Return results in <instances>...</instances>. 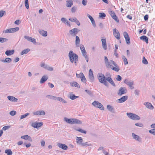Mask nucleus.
<instances>
[{
	"instance_id": "nucleus-1",
	"label": "nucleus",
	"mask_w": 155,
	"mask_h": 155,
	"mask_svg": "<svg viewBox=\"0 0 155 155\" xmlns=\"http://www.w3.org/2000/svg\"><path fill=\"white\" fill-rule=\"evenodd\" d=\"M79 31L80 30L76 28H74L69 31V33L73 37L76 36L75 42L76 46L77 47H78L80 46V39L79 37L76 36V35Z\"/></svg>"
},
{
	"instance_id": "nucleus-2",
	"label": "nucleus",
	"mask_w": 155,
	"mask_h": 155,
	"mask_svg": "<svg viewBox=\"0 0 155 155\" xmlns=\"http://www.w3.org/2000/svg\"><path fill=\"white\" fill-rule=\"evenodd\" d=\"M68 56L71 62L73 63L74 62L75 64L76 65L78 61V57L77 54H74L72 51H69Z\"/></svg>"
},
{
	"instance_id": "nucleus-3",
	"label": "nucleus",
	"mask_w": 155,
	"mask_h": 155,
	"mask_svg": "<svg viewBox=\"0 0 155 155\" xmlns=\"http://www.w3.org/2000/svg\"><path fill=\"white\" fill-rule=\"evenodd\" d=\"M105 76L102 73H99L97 75L98 79L101 83L103 84L105 86L107 87L108 83L105 80Z\"/></svg>"
},
{
	"instance_id": "nucleus-4",
	"label": "nucleus",
	"mask_w": 155,
	"mask_h": 155,
	"mask_svg": "<svg viewBox=\"0 0 155 155\" xmlns=\"http://www.w3.org/2000/svg\"><path fill=\"white\" fill-rule=\"evenodd\" d=\"M64 120L67 123L71 124H82V122L81 121L77 119H68L67 118H64Z\"/></svg>"
},
{
	"instance_id": "nucleus-5",
	"label": "nucleus",
	"mask_w": 155,
	"mask_h": 155,
	"mask_svg": "<svg viewBox=\"0 0 155 155\" xmlns=\"http://www.w3.org/2000/svg\"><path fill=\"white\" fill-rule=\"evenodd\" d=\"M80 46V49L83 56L85 58L86 61L88 62V57L87 54V52L85 51L84 45L81 44Z\"/></svg>"
},
{
	"instance_id": "nucleus-6",
	"label": "nucleus",
	"mask_w": 155,
	"mask_h": 155,
	"mask_svg": "<svg viewBox=\"0 0 155 155\" xmlns=\"http://www.w3.org/2000/svg\"><path fill=\"white\" fill-rule=\"evenodd\" d=\"M127 114L129 118L133 120H139L140 119V117L135 114L127 113Z\"/></svg>"
},
{
	"instance_id": "nucleus-7",
	"label": "nucleus",
	"mask_w": 155,
	"mask_h": 155,
	"mask_svg": "<svg viewBox=\"0 0 155 155\" xmlns=\"http://www.w3.org/2000/svg\"><path fill=\"white\" fill-rule=\"evenodd\" d=\"M127 92V90L125 87H121L119 89L117 94L118 95L121 96L123 94H126Z\"/></svg>"
},
{
	"instance_id": "nucleus-8",
	"label": "nucleus",
	"mask_w": 155,
	"mask_h": 155,
	"mask_svg": "<svg viewBox=\"0 0 155 155\" xmlns=\"http://www.w3.org/2000/svg\"><path fill=\"white\" fill-rule=\"evenodd\" d=\"M124 83L128 86L131 89L134 88V87L133 86L134 85V81L131 80H128L126 79L124 80Z\"/></svg>"
},
{
	"instance_id": "nucleus-9",
	"label": "nucleus",
	"mask_w": 155,
	"mask_h": 155,
	"mask_svg": "<svg viewBox=\"0 0 155 155\" xmlns=\"http://www.w3.org/2000/svg\"><path fill=\"white\" fill-rule=\"evenodd\" d=\"M92 104L95 107H98L101 110H103L104 107L103 105L97 101H94L92 103Z\"/></svg>"
},
{
	"instance_id": "nucleus-10",
	"label": "nucleus",
	"mask_w": 155,
	"mask_h": 155,
	"mask_svg": "<svg viewBox=\"0 0 155 155\" xmlns=\"http://www.w3.org/2000/svg\"><path fill=\"white\" fill-rule=\"evenodd\" d=\"M19 29L18 27L11 28L7 29L3 31V32L6 33H13L18 31Z\"/></svg>"
},
{
	"instance_id": "nucleus-11",
	"label": "nucleus",
	"mask_w": 155,
	"mask_h": 155,
	"mask_svg": "<svg viewBox=\"0 0 155 155\" xmlns=\"http://www.w3.org/2000/svg\"><path fill=\"white\" fill-rule=\"evenodd\" d=\"M107 67H110L111 68H116L117 64L115 62L112 60L109 61V62L106 64Z\"/></svg>"
},
{
	"instance_id": "nucleus-12",
	"label": "nucleus",
	"mask_w": 155,
	"mask_h": 155,
	"mask_svg": "<svg viewBox=\"0 0 155 155\" xmlns=\"http://www.w3.org/2000/svg\"><path fill=\"white\" fill-rule=\"evenodd\" d=\"M123 35L125 38L126 43L128 45H130V39L126 31L124 32L123 33Z\"/></svg>"
},
{
	"instance_id": "nucleus-13",
	"label": "nucleus",
	"mask_w": 155,
	"mask_h": 155,
	"mask_svg": "<svg viewBox=\"0 0 155 155\" xmlns=\"http://www.w3.org/2000/svg\"><path fill=\"white\" fill-rule=\"evenodd\" d=\"M113 35L117 39L120 38V35L119 31L116 28H114L113 30Z\"/></svg>"
},
{
	"instance_id": "nucleus-14",
	"label": "nucleus",
	"mask_w": 155,
	"mask_h": 155,
	"mask_svg": "<svg viewBox=\"0 0 155 155\" xmlns=\"http://www.w3.org/2000/svg\"><path fill=\"white\" fill-rule=\"evenodd\" d=\"M43 125L42 122H35L32 124L31 126L35 128H38L42 126Z\"/></svg>"
},
{
	"instance_id": "nucleus-15",
	"label": "nucleus",
	"mask_w": 155,
	"mask_h": 155,
	"mask_svg": "<svg viewBox=\"0 0 155 155\" xmlns=\"http://www.w3.org/2000/svg\"><path fill=\"white\" fill-rule=\"evenodd\" d=\"M128 98V97L127 96H124L120 98L117 99V103H122L126 100H127Z\"/></svg>"
},
{
	"instance_id": "nucleus-16",
	"label": "nucleus",
	"mask_w": 155,
	"mask_h": 155,
	"mask_svg": "<svg viewBox=\"0 0 155 155\" xmlns=\"http://www.w3.org/2000/svg\"><path fill=\"white\" fill-rule=\"evenodd\" d=\"M57 146L59 148L64 150H67L68 148V147L67 146L64 144L58 143L57 144Z\"/></svg>"
},
{
	"instance_id": "nucleus-17",
	"label": "nucleus",
	"mask_w": 155,
	"mask_h": 155,
	"mask_svg": "<svg viewBox=\"0 0 155 155\" xmlns=\"http://www.w3.org/2000/svg\"><path fill=\"white\" fill-rule=\"evenodd\" d=\"M132 136L134 139L140 142H141V139L138 135L135 134L134 133H133L132 134Z\"/></svg>"
},
{
	"instance_id": "nucleus-18",
	"label": "nucleus",
	"mask_w": 155,
	"mask_h": 155,
	"mask_svg": "<svg viewBox=\"0 0 155 155\" xmlns=\"http://www.w3.org/2000/svg\"><path fill=\"white\" fill-rule=\"evenodd\" d=\"M48 76L47 75H44L40 80V84L44 83L48 80Z\"/></svg>"
},
{
	"instance_id": "nucleus-19",
	"label": "nucleus",
	"mask_w": 155,
	"mask_h": 155,
	"mask_svg": "<svg viewBox=\"0 0 155 155\" xmlns=\"http://www.w3.org/2000/svg\"><path fill=\"white\" fill-rule=\"evenodd\" d=\"M143 104L146 106V107L151 110L153 109L154 108L152 106V104L149 102H145Z\"/></svg>"
},
{
	"instance_id": "nucleus-20",
	"label": "nucleus",
	"mask_w": 155,
	"mask_h": 155,
	"mask_svg": "<svg viewBox=\"0 0 155 155\" xmlns=\"http://www.w3.org/2000/svg\"><path fill=\"white\" fill-rule=\"evenodd\" d=\"M8 100L12 102H17L18 99L15 97L11 96H8L7 97Z\"/></svg>"
},
{
	"instance_id": "nucleus-21",
	"label": "nucleus",
	"mask_w": 155,
	"mask_h": 155,
	"mask_svg": "<svg viewBox=\"0 0 155 155\" xmlns=\"http://www.w3.org/2000/svg\"><path fill=\"white\" fill-rule=\"evenodd\" d=\"M101 40L102 42L103 47L104 50H106L107 49V45L105 38L102 39Z\"/></svg>"
},
{
	"instance_id": "nucleus-22",
	"label": "nucleus",
	"mask_w": 155,
	"mask_h": 155,
	"mask_svg": "<svg viewBox=\"0 0 155 155\" xmlns=\"http://www.w3.org/2000/svg\"><path fill=\"white\" fill-rule=\"evenodd\" d=\"M87 16L90 19L93 26L94 27H95L96 26V25L95 23V21L93 18L92 17V16L91 15H90L89 14L87 15Z\"/></svg>"
},
{
	"instance_id": "nucleus-23",
	"label": "nucleus",
	"mask_w": 155,
	"mask_h": 155,
	"mask_svg": "<svg viewBox=\"0 0 155 155\" xmlns=\"http://www.w3.org/2000/svg\"><path fill=\"white\" fill-rule=\"evenodd\" d=\"M83 140L82 137H77L76 139V142L77 143L82 146V144L83 143L82 142Z\"/></svg>"
},
{
	"instance_id": "nucleus-24",
	"label": "nucleus",
	"mask_w": 155,
	"mask_h": 155,
	"mask_svg": "<svg viewBox=\"0 0 155 155\" xmlns=\"http://www.w3.org/2000/svg\"><path fill=\"white\" fill-rule=\"evenodd\" d=\"M14 50H7L5 52V54L7 56H10L13 54L14 53Z\"/></svg>"
},
{
	"instance_id": "nucleus-25",
	"label": "nucleus",
	"mask_w": 155,
	"mask_h": 155,
	"mask_svg": "<svg viewBox=\"0 0 155 155\" xmlns=\"http://www.w3.org/2000/svg\"><path fill=\"white\" fill-rule=\"evenodd\" d=\"M140 39L141 40H143L145 41L147 44L148 43V38L145 35H143L140 37Z\"/></svg>"
},
{
	"instance_id": "nucleus-26",
	"label": "nucleus",
	"mask_w": 155,
	"mask_h": 155,
	"mask_svg": "<svg viewBox=\"0 0 155 155\" xmlns=\"http://www.w3.org/2000/svg\"><path fill=\"white\" fill-rule=\"evenodd\" d=\"M70 84L72 87H75L78 88H80V85L76 82L74 81L71 82L70 83Z\"/></svg>"
},
{
	"instance_id": "nucleus-27",
	"label": "nucleus",
	"mask_w": 155,
	"mask_h": 155,
	"mask_svg": "<svg viewBox=\"0 0 155 155\" xmlns=\"http://www.w3.org/2000/svg\"><path fill=\"white\" fill-rule=\"evenodd\" d=\"M39 33L42 36H47V32L43 30H39Z\"/></svg>"
},
{
	"instance_id": "nucleus-28",
	"label": "nucleus",
	"mask_w": 155,
	"mask_h": 155,
	"mask_svg": "<svg viewBox=\"0 0 155 155\" xmlns=\"http://www.w3.org/2000/svg\"><path fill=\"white\" fill-rule=\"evenodd\" d=\"M66 2L67 3L66 5L68 7H70L73 5V2L71 0H67Z\"/></svg>"
},
{
	"instance_id": "nucleus-29",
	"label": "nucleus",
	"mask_w": 155,
	"mask_h": 155,
	"mask_svg": "<svg viewBox=\"0 0 155 155\" xmlns=\"http://www.w3.org/2000/svg\"><path fill=\"white\" fill-rule=\"evenodd\" d=\"M74 129L75 130L79 131L80 132L82 133L86 134L87 133V131L85 130H84L80 128H77L76 127H74Z\"/></svg>"
},
{
	"instance_id": "nucleus-30",
	"label": "nucleus",
	"mask_w": 155,
	"mask_h": 155,
	"mask_svg": "<svg viewBox=\"0 0 155 155\" xmlns=\"http://www.w3.org/2000/svg\"><path fill=\"white\" fill-rule=\"evenodd\" d=\"M107 109L110 112H114V108L110 105L107 106Z\"/></svg>"
},
{
	"instance_id": "nucleus-31",
	"label": "nucleus",
	"mask_w": 155,
	"mask_h": 155,
	"mask_svg": "<svg viewBox=\"0 0 155 155\" xmlns=\"http://www.w3.org/2000/svg\"><path fill=\"white\" fill-rule=\"evenodd\" d=\"M30 49L29 48H27L26 49L23 50L21 53V55H23L24 54H27L28 52L30 51Z\"/></svg>"
},
{
	"instance_id": "nucleus-32",
	"label": "nucleus",
	"mask_w": 155,
	"mask_h": 155,
	"mask_svg": "<svg viewBox=\"0 0 155 155\" xmlns=\"http://www.w3.org/2000/svg\"><path fill=\"white\" fill-rule=\"evenodd\" d=\"M79 97L78 96H76L73 94H71L69 98L72 100H74L75 99L78 98Z\"/></svg>"
},
{
	"instance_id": "nucleus-33",
	"label": "nucleus",
	"mask_w": 155,
	"mask_h": 155,
	"mask_svg": "<svg viewBox=\"0 0 155 155\" xmlns=\"http://www.w3.org/2000/svg\"><path fill=\"white\" fill-rule=\"evenodd\" d=\"M5 153H6L7 155H12V152L10 149H7L5 150Z\"/></svg>"
},
{
	"instance_id": "nucleus-34",
	"label": "nucleus",
	"mask_w": 155,
	"mask_h": 155,
	"mask_svg": "<svg viewBox=\"0 0 155 155\" xmlns=\"http://www.w3.org/2000/svg\"><path fill=\"white\" fill-rule=\"evenodd\" d=\"M121 57L123 59L124 64L126 65L127 64V59L125 57L124 55H122Z\"/></svg>"
},
{
	"instance_id": "nucleus-35",
	"label": "nucleus",
	"mask_w": 155,
	"mask_h": 155,
	"mask_svg": "<svg viewBox=\"0 0 155 155\" xmlns=\"http://www.w3.org/2000/svg\"><path fill=\"white\" fill-rule=\"evenodd\" d=\"M41 67H44V68H52L49 67L47 64H45L44 63H41Z\"/></svg>"
},
{
	"instance_id": "nucleus-36",
	"label": "nucleus",
	"mask_w": 155,
	"mask_h": 155,
	"mask_svg": "<svg viewBox=\"0 0 155 155\" xmlns=\"http://www.w3.org/2000/svg\"><path fill=\"white\" fill-rule=\"evenodd\" d=\"M8 39L4 38H0V42L3 43L7 41Z\"/></svg>"
},
{
	"instance_id": "nucleus-37",
	"label": "nucleus",
	"mask_w": 155,
	"mask_h": 155,
	"mask_svg": "<svg viewBox=\"0 0 155 155\" xmlns=\"http://www.w3.org/2000/svg\"><path fill=\"white\" fill-rule=\"evenodd\" d=\"M12 60V59L11 58H5V60L4 61L5 62L9 63L11 62Z\"/></svg>"
},
{
	"instance_id": "nucleus-38",
	"label": "nucleus",
	"mask_w": 155,
	"mask_h": 155,
	"mask_svg": "<svg viewBox=\"0 0 155 155\" xmlns=\"http://www.w3.org/2000/svg\"><path fill=\"white\" fill-rule=\"evenodd\" d=\"M25 4L27 9H28L29 8L28 0H25Z\"/></svg>"
},
{
	"instance_id": "nucleus-39",
	"label": "nucleus",
	"mask_w": 155,
	"mask_h": 155,
	"mask_svg": "<svg viewBox=\"0 0 155 155\" xmlns=\"http://www.w3.org/2000/svg\"><path fill=\"white\" fill-rule=\"evenodd\" d=\"M99 16L100 18H104V17H106V15L105 13H99Z\"/></svg>"
},
{
	"instance_id": "nucleus-40",
	"label": "nucleus",
	"mask_w": 155,
	"mask_h": 155,
	"mask_svg": "<svg viewBox=\"0 0 155 155\" xmlns=\"http://www.w3.org/2000/svg\"><path fill=\"white\" fill-rule=\"evenodd\" d=\"M29 114L28 113H27L26 114L21 115L20 117V119H22L23 118H25L26 117L28 116L29 115Z\"/></svg>"
},
{
	"instance_id": "nucleus-41",
	"label": "nucleus",
	"mask_w": 155,
	"mask_h": 155,
	"mask_svg": "<svg viewBox=\"0 0 155 155\" xmlns=\"http://www.w3.org/2000/svg\"><path fill=\"white\" fill-rule=\"evenodd\" d=\"M109 12L111 17H113V16L116 15L115 13L113 11L110 10L109 11Z\"/></svg>"
},
{
	"instance_id": "nucleus-42",
	"label": "nucleus",
	"mask_w": 155,
	"mask_h": 155,
	"mask_svg": "<svg viewBox=\"0 0 155 155\" xmlns=\"http://www.w3.org/2000/svg\"><path fill=\"white\" fill-rule=\"evenodd\" d=\"M109 83H110L113 86L115 87L116 86L115 84L114 83L113 81L112 80V78H111L109 81H108Z\"/></svg>"
},
{
	"instance_id": "nucleus-43",
	"label": "nucleus",
	"mask_w": 155,
	"mask_h": 155,
	"mask_svg": "<svg viewBox=\"0 0 155 155\" xmlns=\"http://www.w3.org/2000/svg\"><path fill=\"white\" fill-rule=\"evenodd\" d=\"M91 144L90 143H88V142H86L85 143H83L82 144V146H91Z\"/></svg>"
},
{
	"instance_id": "nucleus-44",
	"label": "nucleus",
	"mask_w": 155,
	"mask_h": 155,
	"mask_svg": "<svg viewBox=\"0 0 155 155\" xmlns=\"http://www.w3.org/2000/svg\"><path fill=\"white\" fill-rule=\"evenodd\" d=\"M45 114V112L44 110H39V115H44Z\"/></svg>"
},
{
	"instance_id": "nucleus-45",
	"label": "nucleus",
	"mask_w": 155,
	"mask_h": 155,
	"mask_svg": "<svg viewBox=\"0 0 155 155\" xmlns=\"http://www.w3.org/2000/svg\"><path fill=\"white\" fill-rule=\"evenodd\" d=\"M28 136L27 135H24L21 137V138L25 140H27L29 138Z\"/></svg>"
},
{
	"instance_id": "nucleus-46",
	"label": "nucleus",
	"mask_w": 155,
	"mask_h": 155,
	"mask_svg": "<svg viewBox=\"0 0 155 155\" xmlns=\"http://www.w3.org/2000/svg\"><path fill=\"white\" fill-rule=\"evenodd\" d=\"M112 18L114 19L118 23L119 21V20L118 19L117 16L115 15L114 16H113V17H112Z\"/></svg>"
},
{
	"instance_id": "nucleus-47",
	"label": "nucleus",
	"mask_w": 155,
	"mask_h": 155,
	"mask_svg": "<svg viewBox=\"0 0 155 155\" xmlns=\"http://www.w3.org/2000/svg\"><path fill=\"white\" fill-rule=\"evenodd\" d=\"M142 62L144 64H148V62L147 60L144 57H143Z\"/></svg>"
},
{
	"instance_id": "nucleus-48",
	"label": "nucleus",
	"mask_w": 155,
	"mask_h": 155,
	"mask_svg": "<svg viewBox=\"0 0 155 155\" xmlns=\"http://www.w3.org/2000/svg\"><path fill=\"white\" fill-rule=\"evenodd\" d=\"M83 75L84 74L82 73L81 72L79 74H76V76L78 78H81V77H83Z\"/></svg>"
},
{
	"instance_id": "nucleus-49",
	"label": "nucleus",
	"mask_w": 155,
	"mask_h": 155,
	"mask_svg": "<svg viewBox=\"0 0 155 155\" xmlns=\"http://www.w3.org/2000/svg\"><path fill=\"white\" fill-rule=\"evenodd\" d=\"M89 78L91 82L94 81V75L89 76Z\"/></svg>"
},
{
	"instance_id": "nucleus-50",
	"label": "nucleus",
	"mask_w": 155,
	"mask_h": 155,
	"mask_svg": "<svg viewBox=\"0 0 155 155\" xmlns=\"http://www.w3.org/2000/svg\"><path fill=\"white\" fill-rule=\"evenodd\" d=\"M11 127L10 126H5L2 129L4 130H6L8 129H9Z\"/></svg>"
},
{
	"instance_id": "nucleus-51",
	"label": "nucleus",
	"mask_w": 155,
	"mask_h": 155,
	"mask_svg": "<svg viewBox=\"0 0 155 155\" xmlns=\"http://www.w3.org/2000/svg\"><path fill=\"white\" fill-rule=\"evenodd\" d=\"M85 91L90 96H91L92 94V92L91 91L88 90H86Z\"/></svg>"
},
{
	"instance_id": "nucleus-52",
	"label": "nucleus",
	"mask_w": 155,
	"mask_h": 155,
	"mask_svg": "<svg viewBox=\"0 0 155 155\" xmlns=\"http://www.w3.org/2000/svg\"><path fill=\"white\" fill-rule=\"evenodd\" d=\"M16 113V111L15 110H12L10 112V114L12 116H14L15 115Z\"/></svg>"
},
{
	"instance_id": "nucleus-53",
	"label": "nucleus",
	"mask_w": 155,
	"mask_h": 155,
	"mask_svg": "<svg viewBox=\"0 0 155 155\" xmlns=\"http://www.w3.org/2000/svg\"><path fill=\"white\" fill-rule=\"evenodd\" d=\"M135 125L136 126L141 127H143V124L141 123H137L135 124Z\"/></svg>"
},
{
	"instance_id": "nucleus-54",
	"label": "nucleus",
	"mask_w": 155,
	"mask_h": 155,
	"mask_svg": "<svg viewBox=\"0 0 155 155\" xmlns=\"http://www.w3.org/2000/svg\"><path fill=\"white\" fill-rule=\"evenodd\" d=\"M81 81L84 83H86V78L84 75H83V77H81Z\"/></svg>"
},
{
	"instance_id": "nucleus-55",
	"label": "nucleus",
	"mask_w": 155,
	"mask_h": 155,
	"mask_svg": "<svg viewBox=\"0 0 155 155\" xmlns=\"http://www.w3.org/2000/svg\"><path fill=\"white\" fill-rule=\"evenodd\" d=\"M76 19L77 18L75 17L74 18H70L69 19V21L72 22H75Z\"/></svg>"
},
{
	"instance_id": "nucleus-56",
	"label": "nucleus",
	"mask_w": 155,
	"mask_h": 155,
	"mask_svg": "<svg viewBox=\"0 0 155 155\" xmlns=\"http://www.w3.org/2000/svg\"><path fill=\"white\" fill-rule=\"evenodd\" d=\"M58 101H60L64 103H67V101L65 100H64L61 97H59Z\"/></svg>"
},
{
	"instance_id": "nucleus-57",
	"label": "nucleus",
	"mask_w": 155,
	"mask_h": 155,
	"mask_svg": "<svg viewBox=\"0 0 155 155\" xmlns=\"http://www.w3.org/2000/svg\"><path fill=\"white\" fill-rule=\"evenodd\" d=\"M140 91L136 89L134 91V94L135 95L138 96L139 95V93L140 92Z\"/></svg>"
},
{
	"instance_id": "nucleus-58",
	"label": "nucleus",
	"mask_w": 155,
	"mask_h": 155,
	"mask_svg": "<svg viewBox=\"0 0 155 155\" xmlns=\"http://www.w3.org/2000/svg\"><path fill=\"white\" fill-rule=\"evenodd\" d=\"M149 132L150 133L155 135V129L150 130H149Z\"/></svg>"
},
{
	"instance_id": "nucleus-59",
	"label": "nucleus",
	"mask_w": 155,
	"mask_h": 155,
	"mask_svg": "<svg viewBox=\"0 0 155 155\" xmlns=\"http://www.w3.org/2000/svg\"><path fill=\"white\" fill-rule=\"evenodd\" d=\"M111 78V76L110 74H109V76L107 78L105 77V80L107 81H109V80H110Z\"/></svg>"
},
{
	"instance_id": "nucleus-60",
	"label": "nucleus",
	"mask_w": 155,
	"mask_h": 155,
	"mask_svg": "<svg viewBox=\"0 0 155 155\" xmlns=\"http://www.w3.org/2000/svg\"><path fill=\"white\" fill-rule=\"evenodd\" d=\"M77 8L76 7H73L71 8V11L72 13H74L75 12Z\"/></svg>"
},
{
	"instance_id": "nucleus-61",
	"label": "nucleus",
	"mask_w": 155,
	"mask_h": 155,
	"mask_svg": "<svg viewBox=\"0 0 155 155\" xmlns=\"http://www.w3.org/2000/svg\"><path fill=\"white\" fill-rule=\"evenodd\" d=\"M30 41L32 42L34 44H35L36 43V40L34 38H33L31 37L30 40Z\"/></svg>"
},
{
	"instance_id": "nucleus-62",
	"label": "nucleus",
	"mask_w": 155,
	"mask_h": 155,
	"mask_svg": "<svg viewBox=\"0 0 155 155\" xmlns=\"http://www.w3.org/2000/svg\"><path fill=\"white\" fill-rule=\"evenodd\" d=\"M5 12V11H0V18L2 17L3 16Z\"/></svg>"
},
{
	"instance_id": "nucleus-63",
	"label": "nucleus",
	"mask_w": 155,
	"mask_h": 155,
	"mask_svg": "<svg viewBox=\"0 0 155 155\" xmlns=\"http://www.w3.org/2000/svg\"><path fill=\"white\" fill-rule=\"evenodd\" d=\"M116 79L118 81H120L121 80L122 78L120 75H118L117 76V78Z\"/></svg>"
},
{
	"instance_id": "nucleus-64",
	"label": "nucleus",
	"mask_w": 155,
	"mask_h": 155,
	"mask_svg": "<svg viewBox=\"0 0 155 155\" xmlns=\"http://www.w3.org/2000/svg\"><path fill=\"white\" fill-rule=\"evenodd\" d=\"M87 2V0H83L82 2V4L84 6L86 5Z\"/></svg>"
}]
</instances>
